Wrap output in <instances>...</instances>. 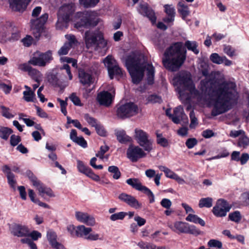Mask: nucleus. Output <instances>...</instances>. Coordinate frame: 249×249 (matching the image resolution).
Returning a JSON list of instances; mask_svg holds the SVG:
<instances>
[{"mask_svg":"<svg viewBox=\"0 0 249 249\" xmlns=\"http://www.w3.org/2000/svg\"><path fill=\"white\" fill-rule=\"evenodd\" d=\"M198 68L206 77L200 82V93L195 88L189 72L180 71L173 79L181 101L184 104L196 102L201 106L212 107L211 114L216 116L224 113L236 104L238 98L236 85L226 82L219 71H213L208 76L209 66L201 60Z\"/></svg>","mask_w":249,"mask_h":249,"instance_id":"obj_1","label":"nucleus"},{"mask_svg":"<svg viewBox=\"0 0 249 249\" xmlns=\"http://www.w3.org/2000/svg\"><path fill=\"white\" fill-rule=\"evenodd\" d=\"M75 5L73 3L64 4L59 8L56 25L57 28H66L68 23L70 20L75 22L74 26L76 28H80L81 27H93L98 24V18L96 13L94 12H77L72 17V15L75 11Z\"/></svg>","mask_w":249,"mask_h":249,"instance_id":"obj_2","label":"nucleus"},{"mask_svg":"<svg viewBox=\"0 0 249 249\" xmlns=\"http://www.w3.org/2000/svg\"><path fill=\"white\" fill-rule=\"evenodd\" d=\"M125 65L134 84L139 83L142 79L144 72H146L148 84H152L154 79L155 70L151 64L146 61L144 56L139 53H132L127 56Z\"/></svg>","mask_w":249,"mask_h":249,"instance_id":"obj_3","label":"nucleus"},{"mask_svg":"<svg viewBox=\"0 0 249 249\" xmlns=\"http://www.w3.org/2000/svg\"><path fill=\"white\" fill-rule=\"evenodd\" d=\"M186 58V50L182 43L178 42L172 44L166 50L162 62L165 68L174 71L179 69Z\"/></svg>","mask_w":249,"mask_h":249,"instance_id":"obj_4","label":"nucleus"},{"mask_svg":"<svg viewBox=\"0 0 249 249\" xmlns=\"http://www.w3.org/2000/svg\"><path fill=\"white\" fill-rule=\"evenodd\" d=\"M85 41L88 48L93 47L96 50L99 48L105 49L107 44L103 33L99 31H87L85 33Z\"/></svg>","mask_w":249,"mask_h":249,"instance_id":"obj_5","label":"nucleus"},{"mask_svg":"<svg viewBox=\"0 0 249 249\" xmlns=\"http://www.w3.org/2000/svg\"><path fill=\"white\" fill-rule=\"evenodd\" d=\"M169 227L177 233H188L197 236L200 234V231L193 225L182 221H176Z\"/></svg>","mask_w":249,"mask_h":249,"instance_id":"obj_6","label":"nucleus"},{"mask_svg":"<svg viewBox=\"0 0 249 249\" xmlns=\"http://www.w3.org/2000/svg\"><path fill=\"white\" fill-rule=\"evenodd\" d=\"M134 138L139 145L148 152L153 149V141L145 131L139 128L135 129Z\"/></svg>","mask_w":249,"mask_h":249,"instance_id":"obj_7","label":"nucleus"},{"mask_svg":"<svg viewBox=\"0 0 249 249\" xmlns=\"http://www.w3.org/2000/svg\"><path fill=\"white\" fill-rule=\"evenodd\" d=\"M26 174L32 182V185L37 190L38 194L40 196L44 198L46 197L54 196V194L51 189L45 186L41 183L31 171H27Z\"/></svg>","mask_w":249,"mask_h":249,"instance_id":"obj_8","label":"nucleus"},{"mask_svg":"<svg viewBox=\"0 0 249 249\" xmlns=\"http://www.w3.org/2000/svg\"><path fill=\"white\" fill-rule=\"evenodd\" d=\"M52 53L48 51L45 53L36 52L29 60V63L34 66L45 67L53 60Z\"/></svg>","mask_w":249,"mask_h":249,"instance_id":"obj_9","label":"nucleus"},{"mask_svg":"<svg viewBox=\"0 0 249 249\" xmlns=\"http://www.w3.org/2000/svg\"><path fill=\"white\" fill-rule=\"evenodd\" d=\"M76 237L83 238L89 241L103 240V236L94 232H91L92 229L90 227H86L84 225L77 226Z\"/></svg>","mask_w":249,"mask_h":249,"instance_id":"obj_10","label":"nucleus"},{"mask_svg":"<svg viewBox=\"0 0 249 249\" xmlns=\"http://www.w3.org/2000/svg\"><path fill=\"white\" fill-rule=\"evenodd\" d=\"M138 112L137 106L133 103H128L117 108V115L119 118H125L135 115Z\"/></svg>","mask_w":249,"mask_h":249,"instance_id":"obj_11","label":"nucleus"},{"mask_svg":"<svg viewBox=\"0 0 249 249\" xmlns=\"http://www.w3.org/2000/svg\"><path fill=\"white\" fill-rule=\"evenodd\" d=\"M48 18V15L45 13L39 18L31 20V29L36 38H38L40 36L43 29V26L47 21Z\"/></svg>","mask_w":249,"mask_h":249,"instance_id":"obj_12","label":"nucleus"},{"mask_svg":"<svg viewBox=\"0 0 249 249\" xmlns=\"http://www.w3.org/2000/svg\"><path fill=\"white\" fill-rule=\"evenodd\" d=\"M104 63L107 68L109 76L111 79H113L114 75H120L122 74V70L112 56L108 55L104 59Z\"/></svg>","mask_w":249,"mask_h":249,"instance_id":"obj_13","label":"nucleus"},{"mask_svg":"<svg viewBox=\"0 0 249 249\" xmlns=\"http://www.w3.org/2000/svg\"><path fill=\"white\" fill-rule=\"evenodd\" d=\"M144 150L139 146L131 145L128 147L126 154L127 157L132 162H136L140 159L146 156Z\"/></svg>","mask_w":249,"mask_h":249,"instance_id":"obj_14","label":"nucleus"},{"mask_svg":"<svg viewBox=\"0 0 249 249\" xmlns=\"http://www.w3.org/2000/svg\"><path fill=\"white\" fill-rule=\"evenodd\" d=\"M231 206L225 200L220 199L216 202L215 206L213 207V213L217 217H224L230 210Z\"/></svg>","mask_w":249,"mask_h":249,"instance_id":"obj_15","label":"nucleus"},{"mask_svg":"<svg viewBox=\"0 0 249 249\" xmlns=\"http://www.w3.org/2000/svg\"><path fill=\"white\" fill-rule=\"evenodd\" d=\"M75 217L77 221L87 226L93 227L96 224L95 218L92 215L82 211H76Z\"/></svg>","mask_w":249,"mask_h":249,"instance_id":"obj_16","label":"nucleus"},{"mask_svg":"<svg viewBox=\"0 0 249 249\" xmlns=\"http://www.w3.org/2000/svg\"><path fill=\"white\" fill-rule=\"evenodd\" d=\"M76 161L77 168L79 172L85 175L94 181H99L100 180V177L95 174L92 170L89 167L86 166L82 161L77 160Z\"/></svg>","mask_w":249,"mask_h":249,"instance_id":"obj_17","label":"nucleus"},{"mask_svg":"<svg viewBox=\"0 0 249 249\" xmlns=\"http://www.w3.org/2000/svg\"><path fill=\"white\" fill-rule=\"evenodd\" d=\"M11 233L18 237H27L29 234V228L25 225L14 223L10 225Z\"/></svg>","mask_w":249,"mask_h":249,"instance_id":"obj_18","label":"nucleus"},{"mask_svg":"<svg viewBox=\"0 0 249 249\" xmlns=\"http://www.w3.org/2000/svg\"><path fill=\"white\" fill-rule=\"evenodd\" d=\"M119 198L135 209H141L142 207V204L139 202L134 196L125 193L120 194L119 196Z\"/></svg>","mask_w":249,"mask_h":249,"instance_id":"obj_19","label":"nucleus"},{"mask_svg":"<svg viewBox=\"0 0 249 249\" xmlns=\"http://www.w3.org/2000/svg\"><path fill=\"white\" fill-rule=\"evenodd\" d=\"M10 8L14 11L23 12L31 0H8Z\"/></svg>","mask_w":249,"mask_h":249,"instance_id":"obj_20","label":"nucleus"},{"mask_svg":"<svg viewBox=\"0 0 249 249\" xmlns=\"http://www.w3.org/2000/svg\"><path fill=\"white\" fill-rule=\"evenodd\" d=\"M112 93H109L107 91H103L99 93L97 96V100L99 103L106 107L109 106L112 102L114 94L113 90Z\"/></svg>","mask_w":249,"mask_h":249,"instance_id":"obj_21","label":"nucleus"},{"mask_svg":"<svg viewBox=\"0 0 249 249\" xmlns=\"http://www.w3.org/2000/svg\"><path fill=\"white\" fill-rule=\"evenodd\" d=\"M180 121L185 123L188 122L187 116L184 112L183 108L181 106H179L174 110V113L172 116V121L175 124L180 123Z\"/></svg>","mask_w":249,"mask_h":249,"instance_id":"obj_22","label":"nucleus"},{"mask_svg":"<svg viewBox=\"0 0 249 249\" xmlns=\"http://www.w3.org/2000/svg\"><path fill=\"white\" fill-rule=\"evenodd\" d=\"M138 11L141 15L147 17L152 23L156 22V17L155 13L151 9L149 8L147 4H140Z\"/></svg>","mask_w":249,"mask_h":249,"instance_id":"obj_23","label":"nucleus"},{"mask_svg":"<svg viewBox=\"0 0 249 249\" xmlns=\"http://www.w3.org/2000/svg\"><path fill=\"white\" fill-rule=\"evenodd\" d=\"M159 169L163 172L165 176L169 178H171L177 181L179 184H182L185 183V180L173 171L164 166H159Z\"/></svg>","mask_w":249,"mask_h":249,"instance_id":"obj_24","label":"nucleus"},{"mask_svg":"<svg viewBox=\"0 0 249 249\" xmlns=\"http://www.w3.org/2000/svg\"><path fill=\"white\" fill-rule=\"evenodd\" d=\"M30 64H31L29 62L28 63L21 64L18 65V68L23 71L28 72V74L32 76H40L41 75L40 72L35 69L33 68Z\"/></svg>","mask_w":249,"mask_h":249,"instance_id":"obj_25","label":"nucleus"},{"mask_svg":"<svg viewBox=\"0 0 249 249\" xmlns=\"http://www.w3.org/2000/svg\"><path fill=\"white\" fill-rule=\"evenodd\" d=\"M126 183L136 190L143 192L147 187L142 185L141 181L137 178H130L126 180Z\"/></svg>","mask_w":249,"mask_h":249,"instance_id":"obj_26","label":"nucleus"},{"mask_svg":"<svg viewBox=\"0 0 249 249\" xmlns=\"http://www.w3.org/2000/svg\"><path fill=\"white\" fill-rule=\"evenodd\" d=\"M79 78L80 83L83 85H89L92 82L91 74L83 70H79Z\"/></svg>","mask_w":249,"mask_h":249,"instance_id":"obj_27","label":"nucleus"},{"mask_svg":"<svg viewBox=\"0 0 249 249\" xmlns=\"http://www.w3.org/2000/svg\"><path fill=\"white\" fill-rule=\"evenodd\" d=\"M2 171L6 175L10 186L13 189H15L16 180L14 175L11 172L10 168L7 165H5L2 168Z\"/></svg>","mask_w":249,"mask_h":249,"instance_id":"obj_28","label":"nucleus"},{"mask_svg":"<svg viewBox=\"0 0 249 249\" xmlns=\"http://www.w3.org/2000/svg\"><path fill=\"white\" fill-rule=\"evenodd\" d=\"M178 10L183 19H185V18L190 14V11L188 7L183 0L178 2Z\"/></svg>","mask_w":249,"mask_h":249,"instance_id":"obj_29","label":"nucleus"},{"mask_svg":"<svg viewBox=\"0 0 249 249\" xmlns=\"http://www.w3.org/2000/svg\"><path fill=\"white\" fill-rule=\"evenodd\" d=\"M186 221L190 222H193L195 224H199L202 226L205 225V221L198 217L197 215L193 213H189L187 216L185 218Z\"/></svg>","mask_w":249,"mask_h":249,"instance_id":"obj_30","label":"nucleus"},{"mask_svg":"<svg viewBox=\"0 0 249 249\" xmlns=\"http://www.w3.org/2000/svg\"><path fill=\"white\" fill-rule=\"evenodd\" d=\"M0 111L2 116L8 119L14 118L16 114L9 108L2 105L0 106Z\"/></svg>","mask_w":249,"mask_h":249,"instance_id":"obj_31","label":"nucleus"},{"mask_svg":"<svg viewBox=\"0 0 249 249\" xmlns=\"http://www.w3.org/2000/svg\"><path fill=\"white\" fill-rule=\"evenodd\" d=\"M117 140L121 143H125L131 141V138L126 135L124 130H118L116 132Z\"/></svg>","mask_w":249,"mask_h":249,"instance_id":"obj_32","label":"nucleus"},{"mask_svg":"<svg viewBox=\"0 0 249 249\" xmlns=\"http://www.w3.org/2000/svg\"><path fill=\"white\" fill-rule=\"evenodd\" d=\"M13 133V130L10 128L0 126V138L7 141L9 136Z\"/></svg>","mask_w":249,"mask_h":249,"instance_id":"obj_33","label":"nucleus"},{"mask_svg":"<svg viewBox=\"0 0 249 249\" xmlns=\"http://www.w3.org/2000/svg\"><path fill=\"white\" fill-rule=\"evenodd\" d=\"M184 45L188 50L191 51L195 54H197L199 53V51L197 49L198 44L196 41L187 40Z\"/></svg>","mask_w":249,"mask_h":249,"instance_id":"obj_34","label":"nucleus"},{"mask_svg":"<svg viewBox=\"0 0 249 249\" xmlns=\"http://www.w3.org/2000/svg\"><path fill=\"white\" fill-rule=\"evenodd\" d=\"M57 234L53 230H49L47 231V238L51 247L54 245L55 244L58 242L57 241Z\"/></svg>","mask_w":249,"mask_h":249,"instance_id":"obj_35","label":"nucleus"},{"mask_svg":"<svg viewBox=\"0 0 249 249\" xmlns=\"http://www.w3.org/2000/svg\"><path fill=\"white\" fill-rule=\"evenodd\" d=\"M249 145V138L246 133L238 138L237 146L240 148H246Z\"/></svg>","mask_w":249,"mask_h":249,"instance_id":"obj_36","label":"nucleus"},{"mask_svg":"<svg viewBox=\"0 0 249 249\" xmlns=\"http://www.w3.org/2000/svg\"><path fill=\"white\" fill-rule=\"evenodd\" d=\"M213 199L211 197L202 198L199 200L198 206L200 208H210L213 206Z\"/></svg>","mask_w":249,"mask_h":249,"instance_id":"obj_37","label":"nucleus"},{"mask_svg":"<svg viewBox=\"0 0 249 249\" xmlns=\"http://www.w3.org/2000/svg\"><path fill=\"white\" fill-rule=\"evenodd\" d=\"M100 0H79V3L85 8H91L95 6Z\"/></svg>","mask_w":249,"mask_h":249,"instance_id":"obj_38","label":"nucleus"},{"mask_svg":"<svg viewBox=\"0 0 249 249\" xmlns=\"http://www.w3.org/2000/svg\"><path fill=\"white\" fill-rule=\"evenodd\" d=\"M24 100L27 102H34L36 99V95L34 91H24L23 92Z\"/></svg>","mask_w":249,"mask_h":249,"instance_id":"obj_39","label":"nucleus"},{"mask_svg":"<svg viewBox=\"0 0 249 249\" xmlns=\"http://www.w3.org/2000/svg\"><path fill=\"white\" fill-rule=\"evenodd\" d=\"M223 56H220L217 53H213L210 56V60L213 63L216 64H223Z\"/></svg>","mask_w":249,"mask_h":249,"instance_id":"obj_40","label":"nucleus"},{"mask_svg":"<svg viewBox=\"0 0 249 249\" xmlns=\"http://www.w3.org/2000/svg\"><path fill=\"white\" fill-rule=\"evenodd\" d=\"M108 171L110 173L113 174V178L115 179H118L121 175L118 167L116 166H110L108 168Z\"/></svg>","mask_w":249,"mask_h":249,"instance_id":"obj_41","label":"nucleus"},{"mask_svg":"<svg viewBox=\"0 0 249 249\" xmlns=\"http://www.w3.org/2000/svg\"><path fill=\"white\" fill-rule=\"evenodd\" d=\"M229 218L232 221L239 223L241 220L242 216L240 213L238 211H236L229 214Z\"/></svg>","mask_w":249,"mask_h":249,"instance_id":"obj_42","label":"nucleus"},{"mask_svg":"<svg viewBox=\"0 0 249 249\" xmlns=\"http://www.w3.org/2000/svg\"><path fill=\"white\" fill-rule=\"evenodd\" d=\"M208 246L209 248H215L219 249H223L222 243L217 239H211L208 242Z\"/></svg>","mask_w":249,"mask_h":249,"instance_id":"obj_43","label":"nucleus"},{"mask_svg":"<svg viewBox=\"0 0 249 249\" xmlns=\"http://www.w3.org/2000/svg\"><path fill=\"white\" fill-rule=\"evenodd\" d=\"M126 215H127L126 213L121 212L111 214L110 216V219L113 221L117 220H123Z\"/></svg>","mask_w":249,"mask_h":249,"instance_id":"obj_44","label":"nucleus"},{"mask_svg":"<svg viewBox=\"0 0 249 249\" xmlns=\"http://www.w3.org/2000/svg\"><path fill=\"white\" fill-rule=\"evenodd\" d=\"M161 101V98L157 95H151L147 98V102L148 103H160Z\"/></svg>","mask_w":249,"mask_h":249,"instance_id":"obj_45","label":"nucleus"},{"mask_svg":"<svg viewBox=\"0 0 249 249\" xmlns=\"http://www.w3.org/2000/svg\"><path fill=\"white\" fill-rule=\"evenodd\" d=\"M137 245L141 249H154L155 248V245L142 241L139 242Z\"/></svg>","mask_w":249,"mask_h":249,"instance_id":"obj_46","label":"nucleus"},{"mask_svg":"<svg viewBox=\"0 0 249 249\" xmlns=\"http://www.w3.org/2000/svg\"><path fill=\"white\" fill-rule=\"evenodd\" d=\"M65 37L68 40V42L66 43H68L70 47H72L77 44V41L74 36L72 35H65Z\"/></svg>","mask_w":249,"mask_h":249,"instance_id":"obj_47","label":"nucleus"},{"mask_svg":"<svg viewBox=\"0 0 249 249\" xmlns=\"http://www.w3.org/2000/svg\"><path fill=\"white\" fill-rule=\"evenodd\" d=\"M109 150V147L106 145L100 147V150L96 154V156L101 159H103L104 154Z\"/></svg>","mask_w":249,"mask_h":249,"instance_id":"obj_48","label":"nucleus"},{"mask_svg":"<svg viewBox=\"0 0 249 249\" xmlns=\"http://www.w3.org/2000/svg\"><path fill=\"white\" fill-rule=\"evenodd\" d=\"M190 118L191 120L190 127L191 128H195L198 124V121L197 118L195 116V112L193 110L191 111L190 113Z\"/></svg>","mask_w":249,"mask_h":249,"instance_id":"obj_49","label":"nucleus"},{"mask_svg":"<svg viewBox=\"0 0 249 249\" xmlns=\"http://www.w3.org/2000/svg\"><path fill=\"white\" fill-rule=\"evenodd\" d=\"M69 98L71 100V101L73 103L74 105L77 106H82L79 98L76 95L75 93H72L69 97Z\"/></svg>","mask_w":249,"mask_h":249,"instance_id":"obj_50","label":"nucleus"},{"mask_svg":"<svg viewBox=\"0 0 249 249\" xmlns=\"http://www.w3.org/2000/svg\"><path fill=\"white\" fill-rule=\"evenodd\" d=\"M157 143L163 147H167L168 144V141L166 139L162 137L161 134H157Z\"/></svg>","mask_w":249,"mask_h":249,"instance_id":"obj_51","label":"nucleus"},{"mask_svg":"<svg viewBox=\"0 0 249 249\" xmlns=\"http://www.w3.org/2000/svg\"><path fill=\"white\" fill-rule=\"evenodd\" d=\"M165 12L168 16H175V9L172 5L166 4L164 5Z\"/></svg>","mask_w":249,"mask_h":249,"instance_id":"obj_52","label":"nucleus"},{"mask_svg":"<svg viewBox=\"0 0 249 249\" xmlns=\"http://www.w3.org/2000/svg\"><path fill=\"white\" fill-rule=\"evenodd\" d=\"M245 133V132L244 130H241V129L238 130H232L230 132L229 136L231 138H235L237 137L239 138L242 135H243Z\"/></svg>","mask_w":249,"mask_h":249,"instance_id":"obj_53","label":"nucleus"},{"mask_svg":"<svg viewBox=\"0 0 249 249\" xmlns=\"http://www.w3.org/2000/svg\"><path fill=\"white\" fill-rule=\"evenodd\" d=\"M27 237H30L33 240H37L41 237V233L37 231H33L32 232L29 230V234Z\"/></svg>","mask_w":249,"mask_h":249,"instance_id":"obj_54","label":"nucleus"},{"mask_svg":"<svg viewBox=\"0 0 249 249\" xmlns=\"http://www.w3.org/2000/svg\"><path fill=\"white\" fill-rule=\"evenodd\" d=\"M57 101L60 103L61 112L64 114V115L66 116L67 114V111L66 109L68 105L67 102H66V101H63L60 98H58Z\"/></svg>","mask_w":249,"mask_h":249,"instance_id":"obj_55","label":"nucleus"},{"mask_svg":"<svg viewBox=\"0 0 249 249\" xmlns=\"http://www.w3.org/2000/svg\"><path fill=\"white\" fill-rule=\"evenodd\" d=\"M76 229L77 226H75L72 224L69 225L67 227V230L72 237H76Z\"/></svg>","mask_w":249,"mask_h":249,"instance_id":"obj_56","label":"nucleus"},{"mask_svg":"<svg viewBox=\"0 0 249 249\" xmlns=\"http://www.w3.org/2000/svg\"><path fill=\"white\" fill-rule=\"evenodd\" d=\"M84 118L88 124L92 126L95 127L98 124L96 119L90 117L89 114H85Z\"/></svg>","mask_w":249,"mask_h":249,"instance_id":"obj_57","label":"nucleus"},{"mask_svg":"<svg viewBox=\"0 0 249 249\" xmlns=\"http://www.w3.org/2000/svg\"><path fill=\"white\" fill-rule=\"evenodd\" d=\"M71 47L69 46L68 43H65L64 45L58 51V54L59 55H66L68 53Z\"/></svg>","mask_w":249,"mask_h":249,"instance_id":"obj_58","label":"nucleus"},{"mask_svg":"<svg viewBox=\"0 0 249 249\" xmlns=\"http://www.w3.org/2000/svg\"><path fill=\"white\" fill-rule=\"evenodd\" d=\"M224 52L230 57L235 55V50L230 46H225L224 48Z\"/></svg>","mask_w":249,"mask_h":249,"instance_id":"obj_59","label":"nucleus"},{"mask_svg":"<svg viewBox=\"0 0 249 249\" xmlns=\"http://www.w3.org/2000/svg\"><path fill=\"white\" fill-rule=\"evenodd\" d=\"M197 143V141L196 138H189L186 142L185 144L189 149L193 148Z\"/></svg>","mask_w":249,"mask_h":249,"instance_id":"obj_60","label":"nucleus"},{"mask_svg":"<svg viewBox=\"0 0 249 249\" xmlns=\"http://www.w3.org/2000/svg\"><path fill=\"white\" fill-rule=\"evenodd\" d=\"M20 141V137L18 136L12 135L10 137V144L13 146L18 145Z\"/></svg>","mask_w":249,"mask_h":249,"instance_id":"obj_61","label":"nucleus"},{"mask_svg":"<svg viewBox=\"0 0 249 249\" xmlns=\"http://www.w3.org/2000/svg\"><path fill=\"white\" fill-rule=\"evenodd\" d=\"M160 203L161 206L166 209H169L172 205V202L168 198H163Z\"/></svg>","mask_w":249,"mask_h":249,"instance_id":"obj_62","label":"nucleus"},{"mask_svg":"<svg viewBox=\"0 0 249 249\" xmlns=\"http://www.w3.org/2000/svg\"><path fill=\"white\" fill-rule=\"evenodd\" d=\"M97 133L101 136H105L106 135V131L104 127L100 124H98L95 127Z\"/></svg>","mask_w":249,"mask_h":249,"instance_id":"obj_63","label":"nucleus"},{"mask_svg":"<svg viewBox=\"0 0 249 249\" xmlns=\"http://www.w3.org/2000/svg\"><path fill=\"white\" fill-rule=\"evenodd\" d=\"M245 205H249V191L243 193L240 197Z\"/></svg>","mask_w":249,"mask_h":249,"instance_id":"obj_64","label":"nucleus"}]
</instances>
